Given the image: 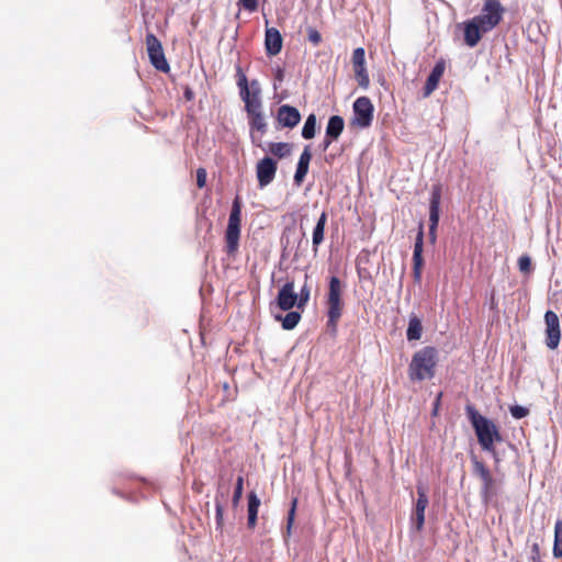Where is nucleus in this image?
Returning <instances> with one entry per match:
<instances>
[{
	"instance_id": "obj_1",
	"label": "nucleus",
	"mask_w": 562,
	"mask_h": 562,
	"mask_svg": "<svg viewBox=\"0 0 562 562\" xmlns=\"http://www.w3.org/2000/svg\"><path fill=\"white\" fill-rule=\"evenodd\" d=\"M465 412L481 448L492 454L495 468L497 469L501 463V458L495 448V443L503 440L497 426L492 420L482 416L471 404L467 405Z\"/></svg>"
},
{
	"instance_id": "obj_2",
	"label": "nucleus",
	"mask_w": 562,
	"mask_h": 562,
	"mask_svg": "<svg viewBox=\"0 0 562 562\" xmlns=\"http://www.w3.org/2000/svg\"><path fill=\"white\" fill-rule=\"evenodd\" d=\"M438 364V350L432 346H426L416 351L408 366V378L412 382L430 380L436 374Z\"/></svg>"
},
{
	"instance_id": "obj_3",
	"label": "nucleus",
	"mask_w": 562,
	"mask_h": 562,
	"mask_svg": "<svg viewBox=\"0 0 562 562\" xmlns=\"http://www.w3.org/2000/svg\"><path fill=\"white\" fill-rule=\"evenodd\" d=\"M342 283L338 277L329 279V286L327 293V326L336 330L337 324L342 315Z\"/></svg>"
},
{
	"instance_id": "obj_4",
	"label": "nucleus",
	"mask_w": 562,
	"mask_h": 562,
	"mask_svg": "<svg viewBox=\"0 0 562 562\" xmlns=\"http://www.w3.org/2000/svg\"><path fill=\"white\" fill-rule=\"evenodd\" d=\"M241 223V206L239 199L233 202L228 224L225 232V250L228 255H235L239 247Z\"/></svg>"
},
{
	"instance_id": "obj_5",
	"label": "nucleus",
	"mask_w": 562,
	"mask_h": 562,
	"mask_svg": "<svg viewBox=\"0 0 562 562\" xmlns=\"http://www.w3.org/2000/svg\"><path fill=\"white\" fill-rule=\"evenodd\" d=\"M260 109L261 102H255L254 104L247 101V106H245L249 117L251 143L258 147H261L262 136L267 132V123L260 112Z\"/></svg>"
},
{
	"instance_id": "obj_6",
	"label": "nucleus",
	"mask_w": 562,
	"mask_h": 562,
	"mask_svg": "<svg viewBox=\"0 0 562 562\" xmlns=\"http://www.w3.org/2000/svg\"><path fill=\"white\" fill-rule=\"evenodd\" d=\"M504 8L498 0H485L482 13L475 20L483 25V32H488L499 24Z\"/></svg>"
},
{
	"instance_id": "obj_7",
	"label": "nucleus",
	"mask_w": 562,
	"mask_h": 562,
	"mask_svg": "<svg viewBox=\"0 0 562 562\" xmlns=\"http://www.w3.org/2000/svg\"><path fill=\"white\" fill-rule=\"evenodd\" d=\"M236 79L237 86L239 88V94L245 103V106H247V101L254 104L255 102H261L259 97L261 90L258 80L255 79L248 83V79L240 65L236 66Z\"/></svg>"
},
{
	"instance_id": "obj_8",
	"label": "nucleus",
	"mask_w": 562,
	"mask_h": 562,
	"mask_svg": "<svg viewBox=\"0 0 562 562\" xmlns=\"http://www.w3.org/2000/svg\"><path fill=\"white\" fill-rule=\"evenodd\" d=\"M146 48L151 65L160 71L167 72L170 67L165 57L161 42L153 33L146 35Z\"/></svg>"
},
{
	"instance_id": "obj_9",
	"label": "nucleus",
	"mask_w": 562,
	"mask_h": 562,
	"mask_svg": "<svg viewBox=\"0 0 562 562\" xmlns=\"http://www.w3.org/2000/svg\"><path fill=\"white\" fill-rule=\"evenodd\" d=\"M374 106L368 97H359L353 102L352 124L361 128L369 127L373 121Z\"/></svg>"
},
{
	"instance_id": "obj_10",
	"label": "nucleus",
	"mask_w": 562,
	"mask_h": 562,
	"mask_svg": "<svg viewBox=\"0 0 562 562\" xmlns=\"http://www.w3.org/2000/svg\"><path fill=\"white\" fill-rule=\"evenodd\" d=\"M546 324V346L554 350L558 348L561 339L560 319L555 312L547 311L544 314Z\"/></svg>"
},
{
	"instance_id": "obj_11",
	"label": "nucleus",
	"mask_w": 562,
	"mask_h": 562,
	"mask_svg": "<svg viewBox=\"0 0 562 562\" xmlns=\"http://www.w3.org/2000/svg\"><path fill=\"white\" fill-rule=\"evenodd\" d=\"M277 170L278 162L273 158L266 156L260 159L256 165V176L259 187L265 188L270 184L276 177Z\"/></svg>"
},
{
	"instance_id": "obj_12",
	"label": "nucleus",
	"mask_w": 562,
	"mask_h": 562,
	"mask_svg": "<svg viewBox=\"0 0 562 562\" xmlns=\"http://www.w3.org/2000/svg\"><path fill=\"white\" fill-rule=\"evenodd\" d=\"M276 120L278 128H293L300 123L301 114L296 108L283 104L278 109Z\"/></svg>"
},
{
	"instance_id": "obj_13",
	"label": "nucleus",
	"mask_w": 562,
	"mask_h": 562,
	"mask_svg": "<svg viewBox=\"0 0 562 562\" xmlns=\"http://www.w3.org/2000/svg\"><path fill=\"white\" fill-rule=\"evenodd\" d=\"M277 306L282 311L297 307V294L294 291V281H286L278 292Z\"/></svg>"
},
{
	"instance_id": "obj_14",
	"label": "nucleus",
	"mask_w": 562,
	"mask_h": 562,
	"mask_svg": "<svg viewBox=\"0 0 562 562\" xmlns=\"http://www.w3.org/2000/svg\"><path fill=\"white\" fill-rule=\"evenodd\" d=\"M423 247H424V231H423V224H420L419 231H418L416 239H415L414 252H413V278H414V281L417 283H419L422 280V272H423V266H424Z\"/></svg>"
},
{
	"instance_id": "obj_15",
	"label": "nucleus",
	"mask_w": 562,
	"mask_h": 562,
	"mask_svg": "<svg viewBox=\"0 0 562 562\" xmlns=\"http://www.w3.org/2000/svg\"><path fill=\"white\" fill-rule=\"evenodd\" d=\"M417 501L415 505L414 515L412 517L413 522L418 531H420L425 524V510L428 506V496L424 486H417Z\"/></svg>"
},
{
	"instance_id": "obj_16",
	"label": "nucleus",
	"mask_w": 562,
	"mask_h": 562,
	"mask_svg": "<svg viewBox=\"0 0 562 562\" xmlns=\"http://www.w3.org/2000/svg\"><path fill=\"white\" fill-rule=\"evenodd\" d=\"M229 488L224 484V482L218 481L217 491L215 495V519L217 528H222L224 525V503L227 498Z\"/></svg>"
},
{
	"instance_id": "obj_17",
	"label": "nucleus",
	"mask_w": 562,
	"mask_h": 562,
	"mask_svg": "<svg viewBox=\"0 0 562 562\" xmlns=\"http://www.w3.org/2000/svg\"><path fill=\"white\" fill-rule=\"evenodd\" d=\"M483 25L475 20V16L464 25V42L468 46L474 47L482 37Z\"/></svg>"
},
{
	"instance_id": "obj_18",
	"label": "nucleus",
	"mask_w": 562,
	"mask_h": 562,
	"mask_svg": "<svg viewBox=\"0 0 562 562\" xmlns=\"http://www.w3.org/2000/svg\"><path fill=\"white\" fill-rule=\"evenodd\" d=\"M282 36L279 30H277L276 27H270L266 30L265 46L268 55H278L282 49Z\"/></svg>"
},
{
	"instance_id": "obj_19",
	"label": "nucleus",
	"mask_w": 562,
	"mask_h": 562,
	"mask_svg": "<svg viewBox=\"0 0 562 562\" xmlns=\"http://www.w3.org/2000/svg\"><path fill=\"white\" fill-rule=\"evenodd\" d=\"M440 199H441V190L440 187L436 186L432 188L430 205H429V222H430V231H437L439 223V212H440Z\"/></svg>"
},
{
	"instance_id": "obj_20",
	"label": "nucleus",
	"mask_w": 562,
	"mask_h": 562,
	"mask_svg": "<svg viewBox=\"0 0 562 562\" xmlns=\"http://www.w3.org/2000/svg\"><path fill=\"white\" fill-rule=\"evenodd\" d=\"M445 72V63L438 61L434 68L431 69L425 87H424V97H429L438 87V83Z\"/></svg>"
},
{
	"instance_id": "obj_21",
	"label": "nucleus",
	"mask_w": 562,
	"mask_h": 562,
	"mask_svg": "<svg viewBox=\"0 0 562 562\" xmlns=\"http://www.w3.org/2000/svg\"><path fill=\"white\" fill-rule=\"evenodd\" d=\"M311 159H312V153L310 150V146L307 145V146H305V148H304L303 153L301 154L299 161H297L296 170L294 173L295 184L300 186L304 181V179L308 172Z\"/></svg>"
},
{
	"instance_id": "obj_22",
	"label": "nucleus",
	"mask_w": 562,
	"mask_h": 562,
	"mask_svg": "<svg viewBox=\"0 0 562 562\" xmlns=\"http://www.w3.org/2000/svg\"><path fill=\"white\" fill-rule=\"evenodd\" d=\"M327 223V213L325 211L319 215L313 229L312 244L314 252H317L319 245L324 241L325 226Z\"/></svg>"
},
{
	"instance_id": "obj_23",
	"label": "nucleus",
	"mask_w": 562,
	"mask_h": 562,
	"mask_svg": "<svg viewBox=\"0 0 562 562\" xmlns=\"http://www.w3.org/2000/svg\"><path fill=\"white\" fill-rule=\"evenodd\" d=\"M260 506V499L255 492L248 494V518L247 526L249 529H254L257 525L258 509Z\"/></svg>"
},
{
	"instance_id": "obj_24",
	"label": "nucleus",
	"mask_w": 562,
	"mask_h": 562,
	"mask_svg": "<svg viewBox=\"0 0 562 562\" xmlns=\"http://www.w3.org/2000/svg\"><path fill=\"white\" fill-rule=\"evenodd\" d=\"M345 127L344 119L339 115H333L329 117L327 126H326V134L329 136V138H336L341 135Z\"/></svg>"
},
{
	"instance_id": "obj_25",
	"label": "nucleus",
	"mask_w": 562,
	"mask_h": 562,
	"mask_svg": "<svg viewBox=\"0 0 562 562\" xmlns=\"http://www.w3.org/2000/svg\"><path fill=\"white\" fill-rule=\"evenodd\" d=\"M497 494L496 480L493 475H490L487 479L482 480L481 486V497L484 503H488L492 497Z\"/></svg>"
},
{
	"instance_id": "obj_26",
	"label": "nucleus",
	"mask_w": 562,
	"mask_h": 562,
	"mask_svg": "<svg viewBox=\"0 0 562 562\" xmlns=\"http://www.w3.org/2000/svg\"><path fill=\"white\" fill-rule=\"evenodd\" d=\"M423 334V325L417 316H411L408 327L406 330V337L409 341L419 340Z\"/></svg>"
},
{
	"instance_id": "obj_27",
	"label": "nucleus",
	"mask_w": 562,
	"mask_h": 562,
	"mask_svg": "<svg viewBox=\"0 0 562 562\" xmlns=\"http://www.w3.org/2000/svg\"><path fill=\"white\" fill-rule=\"evenodd\" d=\"M352 69L355 72V79L358 82L359 87H361L362 89H368L370 86V78L366 64H353Z\"/></svg>"
},
{
	"instance_id": "obj_28",
	"label": "nucleus",
	"mask_w": 562,
	"mask_h": 562,
	"mask_svg": "<svg viewBox=\"0 0 562 562\" xmlns=\"http://www.w3.org/2000/svg\"><path fill=\"white\" fill-rule=\"evenodd\" d=\"M286 312H288V314L284 317H282L281 315H277L276 319L282 322L283 329L291 330V329L296 327V325L301 321L302 316H301V313L297 312V311H291L290 310V311H286Z\"/></svg>"
},
{
	"instance_id": "obj_29",
	"label": "nucleus",
	"mask_w": 562,
	"mask_h": 562,
	"mask_svg": "<svg viewBox=\"0 0 562 562\" xmlns=\"http://www.w3.org/2000/svg\"><path fill=\"white\" fill-rule=\"evenodd\" d=\"M292 146L289 143H270L269 151L277 158L282 159L290 156Z\"/></svg>"
},
{
	"instance_id": "obj_30",
	"label": "nucleus",
	"mask_w": 562,
	"mask_h": 562,
	"mask_svg": "<svg viewBox=\"0 0 562 562\" xmlns=\"http://www.w3.org/2000/svg\"><path fill=\"white\" fill-rule=\"evenodd\" d=\"M553 557L562 558V520H557L554 525V542L552 549Z\"/></svg>"
},
{
	"instance_id": "obj_31",
	"label": "nucleus",
	"mask_w": 562,
	"mask_h": 562,
	"mask_svg": "<svg viewBox=\"0 0 562 562\" xmlns=\"http://www.w3.org/2000/svg\"><path fill=\"white\" fill-rule=\"evenodd\" d=\"M316 133V115L310 114L304 123L302 128V137L305 139H311L315 136Z\"/></svg>"
},
{
	"instance_id": "obj_32",
	"label": "nucleus",
	"mask_w": 562,
	"mask_h": 562,
	"mask_svg": "<svg viewBox=\"0 0 562 562\" xmlns=\"http://www.w3.org/2000/svg\"><path fill=\"white\" fill-rule=\"evenodd\" d=\"M472 467L473 473L477 475L481 481L492 475L490 469L482 461L477 460L476 457L472 458Z\"/></svg>"
},
{
	"instance_id": "obj_33",
	"label": "nucleus",
	"mask_w": 562,
	"mask_h": 562,
	"mask_svg": "<svg viewBox=\"0 0 562 562\" xmlns=\"http://www.w3.org/2000/svg\"><path fill=\"white\" fill-rule=\"evenodd\" d=\"M472 467L473 473L477 475L481 481L492 475L490 469L482 461L477 460L476 457L472 458Z\"/></svg>"
},
{
	"instance_id": "obj_34",
	"label": "nucleus",
	"mask_w": 562,
	"mask_h": 562,
	"mask_svg": "<svg viewBox=\"0 0 562 562\" xmlns=\"http://www.w3.org/2000/svg\"><path fill=\"white\" fill-rule=\"evenodd\" d=\"M296 507H297V498L294 497L291 502V507L286 517V529H285V538H289L291 536L292 527L294 525L295 520V514H296Z\"/></svg>"
},
{
	"instance_id": "obj_35",
	"label": "nucleus",
	"mask_w": 562,
	"mask_h": 562,
	"mask_svg": "<svg viewBox=\"0 0 562 562\" xmlns=\"http://www.w3.org/2000/svg\"><path fill=\"white\" fill-rule=\"evenodd\" d=\"M244 491V477L239 475L236 480L233 497H232V505L234 508H236L239 505V502L243 496Z\"/></svg>"
},
{
	"instance_id": "obj_36",
	"label": "nucleus",
	"mask_w": 562,
	"mask_h": 562,
	"mask_svg": "<svg viewBox=\"0 0 562 562\" xmlns=\"http://www.w3.org/2000/svg\"><path fill=\"white\" fill-rule=\"evenodd\" d=\"M310 297H311V289H310V286L305 283V284L301 288L300 293L297 294V308H299V310H303V308L306 306V304L308 303Z\"/></svg>"
},
{
	"instance_id": "obj_37",
	"label": "nucleus",
	"mask_w": 562,
	"mask_h": 562,
	"mask_svg": "<svg viewBox=\"0 0 562 562\" xmlns=\"http://www.w3.org/2000/svg\"><path fill=\"white\" fill-rule=\"evenodd\" d=\"M518 269L524 274H530L532 271L531 258L528 255H521L518 258Z\"/></svg>"
},
{
	"instance_id": "obj_38",
	"label": "nucleus",
	"mask_w": 562,
	"mask_h": 562,
	"mask_svg": "<svg viewBox=\"0 0 562 562\" xmlns=\"http://www.w3.org/2000/svg\"><path fill=\"white\" fill-rule=\"evenodd\" d=\"M509 411L512 416L516 419L524 418L529 414V409L520 405L510 406Z\"/></svg>"
},
{
	"instance_id": "obj_39",
	"label": "nucleus",
	"mask_w": 562,
	"mask_h": 562,
	"mask_svg": "<svg viewBox=\"0 0 562 562\" xmlns=\"http://www.w3.org/2000/svg\"><path fill=\"white\" fill-rule=\"evenodd\" d=\"M351 63L353 64H366V52L364 48L358 47L353 49L351 56Z\"/></svg>"
},
{
	"instance_id": "obj_40",
	"label": "nucleus",
	"mask_w": 562,
	"mask_h": 562,
	"mask_svg": "<svg viewBox=\"0 0 562 562\" xmlns=\"http://www.w3.org/2000/svg\"><path fill=\"white\" fill-rule=\"evenodd\" d=\"M307 37H308V41L314 45V46H317L321 42H322V35L321 33L316 30V29H313V27H310L307 30Z\"/></svg>"
},
{
	"instance_id": "obj_41",
	"label": "nucleus",
	"mask_w": 562,
	"mask_h": 562,
	"mask_svg": "<svg viewBox=\"0 0 562 562\" xmlns=\"http://www.w3.org/2000/svg\"><path fill=\"white\" fill-rule=\"evenodd\" d=\"M238 5L249 12H255L258 9V0H239Z\"/></svg>"
},
{
	"instance_id": "obj_42",
	"label": "nucleus",
	"mask_w": 562,
	"mask_h": 562,
	"mask_svg": "<svg viewBox=\"0 0 562 562\" xmlns=\"http://www.w3.org/2000/svg\"><path fill=\"white\" fill-rule=\"evenodd\" d=\"M206 184V170L204 168H199L196 170V186L202 189Z\"/></svg>"
},
{
	"instance_id": "obj_43",
	"label": "nucleus",
	"mask_w": 562,
	"mask_h": 562,
	"mask_svg": "<svg viewBox=\"0 0 562 562\" xmlns=\"http://www.w3.org/2000/svg\"><path fill=\"white\" fill-rule=\"evenodd\" d=\"M530 562H540V547L538 543H533L531 547Z\"/></svg>"
},
{
	"instance_id": "obj_44",
	"label": "nucleus",
	"mask_w": 562,
	"mask_h": 562,
	"mask_svg": "<svg viewBox=\"0 0 562 562\" xmlns=\"http://www.w3.org/2000/svg\"><path fill=\"white\" fill-rule=\"evenodd\" d=\"M490 308L493 310V311H497L498 310V303H497L496 297H495V291H492V293H491Z\"/></svg>"
},
{
	"instance_id": "obj_45",
	"label": "nucleus",
	"mask_w": 562,
	"mask_h": 562,
	"mask_svg": "<svg viewBox=\"0 0 562 562\" xmlns=\"http://www.w3.org/2000/svg\"><path fill=\"white\" fill-rule=\"evenodd\" d=\"M334 140H336V138H331V137L329 138V136H327V134H325V137L322 143L323 150H326Z\"/></svg>"
},
{
	"instance_id": "obj_46",
	"label": "nucleus",
	"mask_w": 562,
	"mask_h": 562,
	"mask_svg": "<svg viewBox=\"0 0 562 562\" xmlns=\"http://www.w3.org/2000/svg\"><path fill=\"white\" fill-rule=\"evenodd\" d=\"M441 396H442V393L440 392L438 395H437V398L435 401V404H434V415L437 414L438 412V408H439V405H440V400H441Z\"/></svg>"
},
{
	"instance_id": "obj_47",
	"label": "nucleus",
	"mask_w": 562,
	"mask_h": 562,
	"mask_svg": "<svg viewBox=\"0 0 562 562\" xmlns=\"http://www.w3.org/2000/svg\"><path fill=\"white\" fill-rule=\"evenodd\" d=\"M184 97H186L187 100H192L193 99V92L190 89H187L186 92H184Z\"/></svg>"
},
{
	"instance_id": "obj_48",
	"label": "nucleus",
	"mask_w": 562,
	"mask_h": 562,
	"mask_svg": "<svg viewBox=\"0 0 562 562\" xmlns=\"http://www.w3.org/2000/svg\"><path fill=\"white\" fill-rule=\"evenodd\" d=\"M429 238H430L431 243L436 241V231H430L429 229Z\"/></svg>"
},
{
	"instance_id": "obj_49",
	"label": "nucleus",
	"mask_w": 562,
	"mask_h": 562,
	"mask_svg": "<svg viewBox=\"0 0 562 562\" xmlns=\"http://www.w3.org/2000/svg\"><path fill=\"white\" fill-rule=\"evenodd\" d=\"M276 78H277L279 81H282V80H283V71H282L281 69H278V72H277Z\"/></svg>"
}]
</instances>
